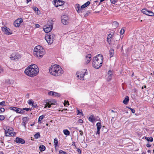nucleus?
Wrapping results in <instances>:
<instances>
[{
    "instance_id": "5701e85b",
    "label": "nucleus",
    "mask_w": 154,
    "mask_h": 154,
    "mask_svg": "<svg viewBox=\"0 0 154 154\" xmlns=\"http://www.w3.org/2000/svg\"><path fill=\"white\" fill-rule=\"evenodd\" d=\"M89 120L92 122H94L95 119L93 115H91L88 118Z\"/></svg>"
},
{
    "instance_id": "4c0bfd02",
    "label": "nucleus",
    "mask_w": 154,
    "mask_h": 154,
    "mask_svg": "<svg viewBox=\"0 0 154 154\" xmlns=\"http://www.w3.org/2000/svg\"><path fill=\"white\" fill-rule=\"evenodd\" d=\"M5 119V117L4 116L0 115V120H3Z\"/></svg>"
},
{
    "instance_id": "603ef678",
    "label": "nucleus",
    "mask_w": 154,
    "mask_h": 154,
    "mask_svg": "<svg viewBox=\"0 0 154 154\" xmlns=\"http://www.w3.org/2000/svg\"><path fill=\"white\" fill-rule=\"evenodd\" d=\"M77 151L79 153V154H81V151L80 149H77Z\"/></svg>"
},
{
    "instance_id": "f257e3e1",
    "label": "nucleus",
    "mask_w": 154,
    "mask_h": 154,
    "mask_svg": "<svg viewBox=\"0 0 154 154\" xmlns=\"http://www.w3.org/2000/svg\"><path fill=\"white\" fill-rule=\"evenodd\" d=\"M39 71L38 66L35 64H33L27 67L24 71V73L27 75L32 77L36 76L38 73Z\"/></svg>"
},
{
    "instance_id": "ea45409f",
    "label": "nucleus",
    "mask_w": 154,
    "mask_h": 154,
    "mask_svg": "<svg viewBox=\"0 0 154 154\" xmlns=\"http://www.w3.org/2000/svg\"><path fill=\"white\" fill-rule=\"evenodd\" d=\"M64 104L65 106H66L67 105H69V102L68 101H66L65 100V101Z\"/></svg>"
},
{
    "instance_id": "4d7b16f0",
    "label": "nucleus",
    "mask_w": 154,
    "mask_h": 154,
    "mask_svg": "<svg viewBox=\"0 0 154 154\" xmlns=\"http://www.w3.org/2000/svg\"><path fill=\"white\" fill-rule=\"evenodd\" d=\"M79 132H80V134L81 136L83 134L82 131V130H80Z\"/></svg>"
},
{
    "instance_id": "49530a36",
    "label": "nucleus",
    "mask_w": 154,
    "mask_h": 154,
    "mask_svg": "<svg viewBox=\"0 0 154 154\" xmlns=\"http://www.w3.org/2000/svg\"><path fill=\"white\" fill-rule=\"evenodd\" d=\"M129 109L131 110V112L133 113H134L135 112V110L131 108H129Z\"/></svg>"
},
{
    "instance_id": "423d86ee",
    "label": "nucleus",
    "mask_w": 154,
    "mask_h": 154,
    "mask_svg": "<svg viewBox=\"0 0 154 154\" xmlns=\"http://www.w3.org/2000/svg\"><path fill=\"white\" fill-rule=\"evenodd\" d=\"M55 37V35L53 33H50L46 35L45 39L48 44L51 45L53 43Z\"/></svg>"
},
{
    "instance_id": "09e8293b",
    "label": "nucleus",
    "mask_w": 154,
    "mask_h": 154,
    "mask_svg": "<svg viewBox=\"0 0 154 154\" xmlns=\"http://www.w3.org/2000/svg\"><path fill=\"white\" fill-rule=\"evenodd\" d=\"M108 75H112V73L111 71L110 70L108 72Z\"/></svg>"
},
{
    "instance_id": "37998d69",
    "label": "nucleus",
    "mask_w": 154,
    "mask_h": 154,
    "mask_svg": "<svg viewBox=\"0 0 154 154\" xmlns=\"http://www.w3.org/2000/svg\"><path fill=\"white\" fill-rule=\"evenodd\" d=\"M90 13V12L89 11H87V13L85 14L84 16L85 17L88 16Z\"/></svg>"
},
{
    "instance_id": "b1692460",
    "label": "nucleus",
    "mask_w": 154,
    "mask_h": 154,
    "mask_svg": "<svg viewBox=\"0 0 154 154\" xmlns=\"http://www.w3.org/2000/svg\"><path fill=\"white\" fill-rule=\"evenodd\" d=\"M5 82L8 85H11L14 82L13 80H10V79H8L5 81Z\"/></svg>"
},
{
    "instance_id": "e433bc0d",
    "label": "nucleus",
    "mask_w": 154,
    "mask_h": 154,
    "mask_svg": "<svg viewBox=\"0 0 154 154\" xmlns=\"http://www.w3.org/2000/svg\"><path fill=\"white\" fill-rule=\"evenodd\" d=\"M5 106V102L4 101H2L0 103V106Z\"/></svg>"
},
{
    "instance_id": "c03bdc74",
    "label": "nucleus",
    "mask_w": 154,
    "mask_h": 154,
    "mask_svg": "<svg viewBox=\"0 0 154 154\" xmlns=\"http://www.w3.org/2000/svg\"><path fill=\"white\" fill-rule=\"evenodd\" d=\"M112 75H109V76H108V78H107L108 81H109L111 79V78H112Z\"/></svg>"
},
{
    "instance_id": "aec40b11",
    "label": "nucleus",
    "mask_w": 154,
    "mask_h": 154,
    "mask_svg": "<svg viewBox=\"0 0 154 154\" xmlns=\"http://www.w3.org/2000/svg\"><path fill=\"white\" fill-rule=\"evenodd\" d=\"M29 118L27 117H24L23 119V122L22 123V125L26 127V122L28 121Z\"/></svg>"
},
{
    "instance_id": "4468645a",
    "label": "nucleus",
    "mask_w": 154,
    "mask_h": 154,
    "mask_svg": "<svg viewBox=\"0 0 154 154\" xmlns=\"http://www.w3.org/2000/svg\"><path fill=\"white\" fill-rule=\"evenodd\" d=\"M23 20L21 18H18L14 21V25L15 27H18L20 25V23Z\"/></svg>"
},
{
    "instance_id": "f03ea898",
    "label": "nucleus",
    "mask_w": 154,
    "mask_h": 154,
    "mask_svg": "<svg viewBox=\"0 0 154 154\" xmlns=\"http://www.w3.org/2000/svg\"><path fill=\"white\" fill-rule=\"evenodd\" d=\"M49 72L51 75L55 76L60 75L63 72L62 68L57 64L52 66L49 69Z\"/></svg>"
},
{
    "instance_id": "9b49d317",
    "label": "nucleus",
    "mask_w": 154,
    "mask_h": 154,
    "mask_svg": "<svg viewBox=\"0 0 154 154\" xmlns=\"http://www.w3.org/2000/svg\"><path fill=\"white\" fill-rule=\"evenodd\" d=\"M2 30L5 34L7 35L12 34V31L6 26H4L2 28Z\"/></svg>"
},
{
    "instance_id": "cd10ccee",
    "label": "nucleus",
    "mask_w": 154,
    "mask_h": 154,
    "mask_svg": "<svg viewBox=\"0 0 154 154\" xmlns=\"http://www.w3.org/2000/svg\"><path fill=\"white\" fill-rule=\"evenodd\" d=\"M63 132L65 135L67 136L69 135L70 134V132L67 129L63 130Z\"/></svg>"
},
{
    "instance_id": "7ed1b4c3",
    "label": "nucleus",
    "mask_w": 154,
    "mask_h": 154,
    "mask_svg": "<svg viewBox=\"0 0 154 154\" xmlns=\"http://www.w3.org/2000/svg\"><path fill=\"white\" fill-rule=\"evenodd\" d=\"M103 59L102 55L98 54L94 57L93 59V66L95 68H99L102 65Z\"/></svg>"
},
{
    "instance_id": "c756f323",
    "label": "nucleus",
    "mask_w": 154,
    "mask_h": 154,
    "mask_svg": "<svg viewBox=\"0 0 154 154\" xmlns=\"http://www.w3.org/2000/svg\"><path fill=\"white\" fill-rule=\"evenodd\" d=\"M145 138L148 141H150L151 142H152L153 141V138L152 137H145Z\"/></svg>"
},
{
    "instance_id": "5fc2aeb1",
    "label": "nucleus",
    "mask_w": 154,
    "mask_h": 154,
    "mask_svg": "<svg viewBox=\"0 0 154 154\" xmlns=\"http://www.w3.org/2000/svg\"><path fill=\"white\" fill-rule=\"evenodd\" d=\"M100 129H97V131L96 132V134H100Z\"/></svg>"
},
{
    "instance_id": "680f3d73",
    "label": "nucleus",
    "mask_w": 154,
    "mask_h": 154,
    "mask_svg": "<svg viewBox=\"0 0 154 154\" xmlns=\"http://www.w3.org/2000/svg\"><path fill=\"white\" fill-rule=\"evenodd\" d=\"M37 14H39L40 13V11L38 9V11H37L36 12Z\"/></svg>"
},
{
    "instance_id": "13d9d810",
    "label": "nucleus",
    "mask_w": 154,
    "mask_h": 154,
    "mask_svg": "<svg viewBox=\"0 0 154 154\" xmlns=\"http://www.w3.org/2000/svg\"><path fill=\"white\" fill-rule=\"evenodd\" d=\"M146 146L148 147H149L151 146V145L149 143H147L146 145Z\"/></svg>"
},
{
    "instance_id": "3c124183",
    "label": "nucleus",
    "mask_w": 154,
    "mask_h": 154,
    "mask_svg": "<svg viewBox=\"0 0 154 154\" xmlns=\"http://www.w3.org/2000/svg\"><path fill=\"white\" fill-rule=\"evenodd\" d=\"M77 111L78 112L77 115L80 114H81L82 113V111H81V112H80V110H77Z\"/></svg>"
},
{
    "instance_id": "20e7f679",
    "label": "nucleus",
    "mask_w": 154,
    "mask_h": 154,
    "mask_svg": "<svg viewBox=\"0 0 154 154\" xmlns=\"http://www.w3.org/2000/svg\"><path fill=\"white\" fill-rule=\"evenodd\" d=\"M45 53V50L42 47L38 45L35 47L34 49L33 54L39 58L42 57L44 55Z\"/></svg>"
},
{
    "instance_id": "393cba45",
    "label": "nucleus",
    "mask_w": 154,
    "mask_h": 154,
    "mask_svg": "<svg viewBox=\"0 0 154 154\" xmlns=\"http://www.w3.org/2000/svg\"><path fill=\"white\" fill-rule=\"evenodd\" d=\"M129 98L128 96L125 97V99L123 101V103L125 104H127L129 101Z\"/></svg>"
},
{
    "instance_id": "69168bd1",
    "label": "nucleus",
    "mask_w": 154,
    "mask_h": 154,
    "mask_svg": "<svg viewBox=\"0 0 154 154\" xmlns=\"http://www.w3.org/2000/svg\"><path fill=\"white\" fill-rule=\"evenodd\" d=\"M148 152H151V151L150 150H148Z\"/></svg>"
},
{
    "instance_id": "bf43d9fd",
    "label": "nucleus",
    "mask_w": 154,
    "mask_h": 154,
    "mask_svg": "<svg viewBox=\"0 0 154 154\" xmlns=\"http://www.w3.org/2000/svg\"><path fill=\"white\" fill-rule=\"evenodd\" d=\"M40 26V25L38 24H35V27L37 28L39 27Z\"/></svg>"
},
{
    "instance_id": "f8f14e48",
    "label": "nucleus",
    "mask_w": 154,
    "mask_h": 154,
    "mask_svg": "<svg viewBox=\"0 0 154 154\" xmlns=\"http://www.w3.org/2000/svg\"><path fill=\"white\" fill-rule=\"evenodd\" d=\"M68 17L67 15H64L61 17V21L63 24L66 25L68 23Z\"/></svg>"
},
{
    "instance_id": "1a4fd4ad",
    "label": "nucleus",
    "mask_w": 154,
    "mask_h": 154,
    "mask_svg": "<svg viewBox=\"0 0 154 154\" xmlns=\"http://www.w3.org/2000/svg\"><path fill=\"white\" fill-rule=\"evenodd\" d=\"M9 109L16 112L17 113L22 114L24 112V111L22 110L21 109L16 107H11L9 108Z\"/></svg>"
},
{
    "instance_id": "dca6fc26",
    "label": "nucleus",
    "mask_w": 154,
    "mask_h": 154,
    "mask_svg": "<svg viewBox=\"0 0 154 154\" xmlns=\"http://www.w3.org/2000/svg\"><path fill=\"white\" fill-rule=\"evenodd\" d=\"M91 54H87L85 57V64L89 63L91 60Z\"/></svg>"
},
{
    "instance_id": "f3484780",
    "label": "nucleus",
    "mask_w": 154,
    "mask_h": 154,
    "mask_svg": "<svg viewBox=\"0 0 154 154\" xmlns=\"http://www.w3.org/2000/svg\"><path fill=\"white\" fill-rule=\"evenodd\" d=\"M15 141L18 143H20L21 144H24L25 142V141L24 139L18 137H16Z\"/></svg>"
},
{
    "instance_id": "412c9836",
    "label": "nucleus",
    "mask_w": 154,
    "mask_h": 154,
    "mask_svg": "<svg viewBox=\"0 0 154 154\" xmlns=\"http://www.w3.org/2000/svg\"><path fill=\"white\" fill-rule=\"evenodd\" d=\"M54 105V103H52L51 102V101L47 102L46 104L45 107V108L48 107V108H50L51 107V105Z\"/></svg>"
},
{
    "instance_id": "a19ab883",
    "label": "nucleus",
    "mask_w": 154,
    "mask_h": 154,
    "mask_svg": "<svg viewBox=\"0 0 154 154\" xmlns=\"http://www.w3.org/2000/svg\"><path fill=\"white\" fill-rule=\"evenodd\" d=\"M111 3L115 4L117 2V0H110Z\"/></svg>"
},
{
    "instance_id": "e2e57ef3",
    "label": "nucleus",
    "mask_w": 154,
    "mask_h": 154,
    "mask_svg": "<svg viewBox=\"0 0 154 154\" xmlns=\"http://www.w3.org/2000/svg\"><path fill=\"white\" fill-rule=\"evenodd\" d=\"M27 3H28L29 2H30L31 1V0H26Z\"/></svg>"
},
{
    "instance_id": "774afa93",
    "label": "nucleus",
    "mask_w": 154,
    "mask_h": 154,
    "mask_svg": "<svg viewBox=\"0 0 154 154\" xmlns=\"http://www.w3.org/2000/svg\"><path fill=\"white\" fill-rule=\"evenodd\" d=\"M104 1V0H100V2H102Z\"/></svg>"
},
{
    "instance_id": "39448f33",
    "label": "nucleus",
    "mask_w": 154,
    "mask_h": 154,
    "mask_svg": "<svg viewBox=\"0 0 154 154\" xmlns=\"http://www.w3.org/2000/svg\"><path fill=\"white\" fill-rule=\"evenodd\" d=\"M4 129L6 136H13L16 134V133L13 131V129L12 127L7 126Z\"/></svg>"
},
{
    "instance_id": "a211bd4d",
    "label": "nucleus",
    "mask_w": 154,
    "mask_h": 154,
    "mask_svg": "<svg viewBox=\"0 0 154 154\" xmlns=\"http://www.w3.org/2000/svg\"><path fill=\"white\" fill-rule=\"evenodd\" d=\"M48 94L49 95L57 97H59L60 96V94L52 91H50L49 92Z\"/></svg>"
},
{
    "instance_id": "58836bf2",
    "label": "nucleus",
    "mask_w": 154,
    "mask_h": 154,
    "mask_svg": "<svg viewBox=\"0 0 154 154\" xmlns=\"http://www.w3.org/2000/svg\"><path fill=\"white\" fill-rule=\"evenodd\" d=\"M5 111V109L4 108L0 107V113L4 112Z\"/></svg>"
},
{
    "instance_id": "6e6552de",
    "label": "nucleus",
    "mask_w": 154,
    "mask_h": 154,
    "mask_svg": "<svg viewBox=\"0 0 154 154\" xmlns=\"http://www.w3.org/2000/svg\"><path fill=\"white\" fill-rule=\"evenodd\" d=\"M142 12L147 15L152 16H154V13L150 11H149L146 9H143L141 10Z\"/></svg>"
},
{
    "instance_id": "79ce46f5",
    "label": "nucleus",
    "mask_w": 154,
    "mask_h": 154,
    "mask_svg": "<svg viewBox=\"0 0 154 154\" xmlns=\"http://www.w3.org/2000/svg\"><path fill=\"white\" fill-rule=\"evenodd\" d=\"M59 152H60V153H63L64 154H66V152L65 151H63L62 150H60L59 151Z\"/></svg>"
},
{
    "instance_id": "0eeeda50",
    "label": "nucleus",
    "mask_w": 154,
    "mask_h": 154,
    "mask_svg": "<svg viewBox=\"0 0 154 154\" xmlns=\"http://www.w3.org/2000/svg\"><path fill=\"white\" fill-rule=\"evenodd\" d=\"M53 23H49L48 24L46 25L44 28V31L46 33H48L50 32L53 28Z\"/></svg>"
},
{
    "instance_id": "f704fd0d",
    "label": "nucleus",
    "mask_w": 154,
    "mask_h": 154,
    "mask_svg": "<svg viewBox=\"0 0 154 154\" xmlns=\"http://www.w3.org/2000/svg\"><path fill=\"white\" fill-rule=\"evenodd\" d=\"M34 102L32 100H29L28 101V103L30 105H33Z\"/></svg>"
},
{
    "instance_id": "a878e982",
    "label": "nucleus",
    "mask_w": 154,
    "mask_h": 154,
    "mask_svg": "<svg viewBox=\"0 0 154 154\" xmlns=\"http://www.w3.org/2000/svg\"><path fill=\"white\" fill-rule=\"evenodd\" d=\"M90 3H91L90 2L88 1L87 2L81 6V8H85V7L88 6L90 5Z\"/></svg>"
},
{
    "instance_id": "2eb2a0df",
    "label": "nucleus",
    "mask_w": 154,
    "mask_h": 154,
    "mask_svg": "<svg viewBox=\"0 0 154 154\" xmlns=\"http://www.w3.org/2000/svg\"><path fill=\"white\" fill-rule=\"evenodd\" d=\"M54 3L55 6L57 7L59 6L63 5L64 3V2L60 0H56L54 2Z\"/></svg>"
},
{
    "instance_id": "7c9ffc66",
    "label": "nucleus",
    "mask_w": 154,
    "mask_h": 154,
    "mask_svg": "<svg viewBox=\"0 0 154 154\" xmlns=\"http://www.w3.org/2000/svg\"><path fill=\"white\" fill-rule=\"evenodd\" d=\"M54 143L55 146V147H56V146L58 145V140L56 138H55L54 139Z\"/></svg>"
},
{
    "instance_id": "473e14b6",
    "label": "nucleus",
    "mask_w": 154,
    "mask_h": 154,
    "mask_svg": "<svg viewBox=\"0 0 154 154\" xmlns=\"http://www.w3.org/2000/svg\"><path fill=\"white\" fill-rule=\"evenodd\" d=\"M40 135L39 133H36L34 135L35 138L36 139H38V138H39L40 137Z\"/></svg>"
},
{
    "instance_id": "c85d7f7f",
    "label": "nucleus",
    "mask_w": 154,
    "mask_h": 154,
    "mask_svg": "<svg viewBox=\"0 0 154 154\" xmlns=\"http://www.w3.org/2000/svg\"><path fill=\"white\" fill-rule=\"evenodd\" d=\"M112 25L114 28L117 27L119 25V23L116 21H114L113 22Z\"/></svg>"
},
{
    "instance_id": "8fccbe9b",
    "label": "nucleus",
    "mask_w": 154,
    "mask_h": 154,
    "mask_svg": "<svg viewBox=\"0 0 154 154\" xmlns=\"http://www.w3.org/2000/svg\"><path fill=\"white\" fill-rule=\"evenodd\" d=\"M30 109L29 108H23V109L22 110H23H23H26V111H29Z\"/></svg>"
},
{
    "instance_id": "338daca9",
    "label": "nucleus",
    "mask_w": 154,
    "mask_h": 154,
    "mask_svg": "<svg viewBox=\"0 0 154 154\" xmlns=\"http://www.w3.org/2000/svg\"><path fill=\"white\" fill-rule=\"evenodd\" d=\"M111 111L112 112H115L114 111L112 110H111Z\"/></svg>"
},
{
    "instance_id": "de8ad7c7",
    "label": "nucleus",
    "mask_w": 154,
    "mask_h": 154,
    "mask_svg": "<svg viewBox=\"0 0 154 154\" xmlns=\"http://www.w3.org/2000/svg\"><path fill=\"white\" fill-rule=\"evenodd\" d=\"M10 58H11V60H14L17 59V56H15L14 57L12 56L11 57H10Z\"/></svg>"
},
{
    "instance_id": "ddd939ff",
    "label": "nucleus",
    "mask_w": 154,
    "mask_h": 154,
    "mask_svg": "<svg viewBox=\"0 0 154 154\" xmlns=\"http://www.w3.org/2000/svg\"><path fill=\"white\" fill-rule=\"evenodd\" d=\"M114 33L113 32H110L107 37V41L109 44H110L112 42L111 39L114 37Z\"/></svg>"
},
{
    "instance_id": "72a5a7b5",
    "label": "nucleus",
    "mask_w": 154,
    "mask_h": 154,
    "mask_svg": "<svg viewBox=\"0 0 154 154\" xmlns=\"http://www.w3.org/2000/svg\"><path fill=\"white\" fill-rule=\"evenodd\" d=\"M125 29L124 28L122 29L120 31V34L121 35L123 34L125 32Z\"/></svg>"
},
{
    "instance_id": "6ab92c4d",
    "label": "nucleus",
    "mask_w": 154,
    "mask_h": 154,
    "mask_svg": "<svg viewBox=\"0 0 154 154\" xmlns=\"http://www.w3.org/2000/svg\"><path fill=\"white\" fill-rule=\"evenodd\" d=\"M82 8H81V7H80L79 4H77L76 5L75 9L78 13L82 12Z\"/></svg>"
},
{
    "instance_id": "052dcab7",
    "label": "nucleus",
    "mask_w": 154,
    "mask_h": 154,
    "mask_svg": "<svg viewBox=\"0 0 154 154\" xmlns=\"http://www.w3.org/2000/svg\"><path fill=\"white\" fill-rule=\"evenodd\" d=\"M32 105V106L33 107H34V108H36V107L37 106V105L36 104L35 105H34L33 104V105Z\"/></svg>"
},
{
    "instance_id": "6e6d98bb",
    "label": "nucleus",
    "mask_w": 154,
    "mask_h": 154,
    "mask_svg": "<svg viewBox=\"0 0 154 154\" xmlns=\"http://www.w3.org/2000/svg\"><path fill=\"white\" fill-rule=\"evenodd\" d=\"M79 122L80 123H82L83 122V120L82 119H79Z\"/></svg>"
},
{
    "instance_id": "4be33fe9",
    "label": "nucleus",
    "mask_w": 154,
    "mask_h": 154,
    "mask_svg": "<svg viewBox=\"0 0 154 154\" xmlns=\"http://www.w3.org/2000/svg\"><path fill=\"white\" fill-rule=\"evenodd\" d=\"M114 54V50L112 48L110 49L109 51V55L110 57L111 58L112 57H113Z\"/></svg>"
},
{
    "instance_id": "864d4df0",
    "label": "nucleus",
    "mask_w": 154,
    "mask_h": 154,
    "mask_svg": "<svg viewBox=\"0 0 154 154\" xmlns=\"http://www.w3.org/2000/svg\"><path fill=\"white\" fill-rule=\"evenodd\" d=\"M3 72V69L0 66V73Z\"/></svg>"
},
{
    "instance_id": "c9c22d12",
    "label": "nucleus",
    "mask_w": 154,
    "mask_h": 154,
    "mask_svg": "<svg viewBox=\"0 0 154 154\" xmlns=\"http://www.w3.org/2000/svg\"><path fill=\"white\" fill-rule=\"evenodd\" d=\"M45 116L43 115H42L40 116L38 118L39 121H41V120L44 118Z\"/></svg>"
},
{
    "instance_id": "0e129e2a",
    "label": "nucleus",
    "mask_w": 154,
    "mask_h": 154,
    "mask_svg": "<svg viewBox=\"0 0 154 154\" xmlns=\"http://www.w3.org/2000/svg\"><path fill=\"white\" fill-rule=\"evenodd\" d=\"M38 122L39 123H41V121H39V120L38 119Z\"/></svg>"
},
{
    "instance_id": "a18cd8bd",
    "label": "nucleus",
    "mask_w": 154,
    "mask_h": 154,
    "mask_svg": "<svg viewBox=\"0 0 154 154\" xmlns=\"http://www.w3.org/2000/svg\"><path fill=\"white\" fill-rule=\"evenodd\" d=\"M33 9L35 12H36L37 11H38V8L36 7H34Z\"/></svg>"
},
{
    "instance_id": "bb28decb",
    "label": "nucleus",
    "mask_w": 154,
    "mask_h": 154,
    "mask_svg": "<svg viewBox=\"0 0 154 154\" xmlns=\"http://www.w3.org/2000/svg\"><path fill=\"white\" fill-rule=\"evenodd\" d=\"M39 150L41 152L44 151L45 149V146L43 145H41L39 147Z\"/></svg>"
},
{
    "instance_id": "9d476101",
    "label": "nucleus",
    "mask_w": 154,
    "mask_h": 154,
    "mask_svg": "<svg viewBox=\"0 0 154 154\" xmlns=\"http://www.w3.org/2000/svg\"><path fill=\"white\" fill-rule=\"evenodd\" d=\"M86 74H87V69H85L80 72L79 75H77V77H80V79L81 80H84V76Z\"/></svg>"
},
{
    "instance_id": "2f4dec72",
    "label": "nucleus",
    "mask_w": 154,
    "mask_h": 154,
    "mask_svg": "<svg viewBox=\"0 0 154 154\" xmlns=\"http://www.w3.org/2000/svg\"><path fill=\"white\" fill-rule=\"evenodd\" d=\"M97 129H100L101 128L102 125L101 123L98 122L96 124Z\"/></svg>"
}]
</instances>
